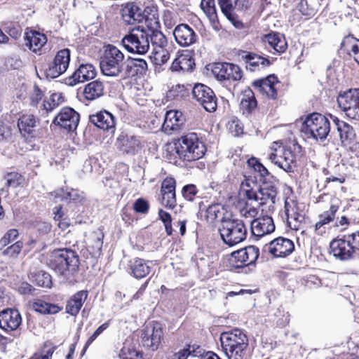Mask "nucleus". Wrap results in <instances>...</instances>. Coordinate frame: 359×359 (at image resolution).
<instances>
[{
	"mask_svg": "<svg viewBox=\"0 0 359 359\" xmlns=\"http://www.w3.org/2000/svg\"><path fill=\"white\" fill-rule=\"evenodd\" d=\"M175 151L180 159L184 161H194L202 158L206 147L195 133L182 136L174 142Z\"/></svg>",
	"mask_w": 359,
	"mask_h": 359,
	"instance_id": "nucleus-1",
	"label": "nucleus"
},
{
	"mask_svg": "<svg viewBox=\"0 0 359 359\" xmlns=\"http://www.w3.org/2000/svg\"><path fill=\"white\" fill-rule=\"evenodd\" d=\"M329 118L319 113H312L306 116L302 123L301 132L307 139L323 142L330 132Z\"/></svg>",
	"mask_w": 359,
	"mask_h": 359,
	"instance_id": "nucleus-2",
	"label": "nucleus"
},
{
	"mask_svg": "<svg viewBox=\"0 0 359 359\" xmlns=\"http://www.w3.org/2000/svg\"><path fill=\"white\" fill-rule=\"evenodd\" d=\"M220 341L229 359H243L248 339L241 330L235 329L221 334Z\"/></svg>",
	"mask_w": 359,
	"mask_h": 359,
	"instance_id": "nucleus-3",
	"label": "nucleus"
},
{
	"mask_svg": "<svg viewBox=\"0 0 359 359\" xmlns=\"http://www.w3.org/2000/svg\"><path fill=\"white\" fill-rule=\"evenodd\" d=\"M47 264L50 269L59 275H65L66 271L76 272L79 266L77 253L69 248H59L50 254Z\"/></svg>",
	"mask_w": 359,
	"mask_h": 359,
	"instance_id": "nucleus-4",
	"label": "nucleus"
},
{
	"mask_svg": "<svg viewBox=\"0 0 359 359\" xmlns=\"http://www.w3.org/2000/svg\"><path fill=\"white\" fill-rule=\"evenodd\" d=\"M123 65L124 54L116 46L108 45L100 63L102 73L107 76L123 78Z\"/></svg>",
	"mask_w": 359,
	"mask_h": 359,
	"instance_id": "nucleus-5",
	"label": "nucleus"
},
{
	"mask_svg": "<svg viewBox=\"0 0 359 359\" xmlns=\"http://www.w3.org/2000/svg\"><path fill=\"white\" fill-rule=\"evenodd\" d=\"M121 44L130 53L144 55L149 49V35L143 25H139L123 37Z\"/></svg>",
	"mask_w": 359,
	"mask_h": 359,
	"instance_id": "nucleus-6",
	"label": "nucleus"
},
{
	"mask_svg": "<svg viewBox=\"0 0 359 359\" xmlns=\"http://www.w3.org/2000/svg\"><path fill=\"white\" fill-rule=\"evenodd\" d=\"M219 230L222 241L229 246L241 243L247 237V228L241 219H224Z\"/></svg>",
	"mask_w": 359,
	"mask_h": 359,
	"instance_id": "nucleus-7",
	"label": "nucleus"
},
{
	"mask_svg": "<svg viewBox=\"0 0 359 359\" xmlns=\"http://www.w3.org/2000/svg\"><path fill=\"white\" fill-rule=\"evenodd\" d=\"M278 184V180L271 176L270 179L264 180L257 193V199H255L254 201L258 202V205L262 208V211L266 214L274 211Z\"/></svg>",
	"mask_w": 359,
	"mask_h": 359,
	"instance_id": "nucleus-8",
	"label": "nucleus"
},
{
	"mask_svg": "<svg viewBox=\"0 0 359 359\" xmlns=\"http://www.w3.org/2000/svg\"><path fill=\"white\" fill-rule=\"evenodd\" d=\"M259 248L249 245L244 248L231 252L229 258L231 268H243L254 264L259 257Z\"/></svg>",
	"mask_w": 359,
	"mask_h": 359,
	"instance_id": "nucleus-9",
	"label": "nucleus"
},
{
	"mask_svg": "<svg viewBox=\"0 0 359 359\" xmlns=\"http://www.w3.org/2000/svg\"><path fill=\"white\" fill-rule=\"evenodd\" d=\"M163 327L158 322H151L147 324L142 331V342L144 346L151 349L156 350L163 338Z\"/></svg>",
	"mask_w": 359,
	"mask_h": 359,
	"instance_id": "nucleus-10",
	"label": "nucleus"
},
{
	"mask_svg": "<svg viewBox=\"0 0 359 359\" xmlns=\"http://www.w3.org/2000/svg\"><path fill=\"white\" fill-rule=\"evenodd\" d=\"M194 98L209 112L217 109V98L212 90L202 83H196L192 89Z\"/></svg>",
	"mask_w": 359,
	"mask_h": 359,
	"instance_id": "nucleus-11",
	"label": "nucleus"
},
{
	"mask_svg": "<svg viewBox=\"0 0 359 359\" xmlns=\"http://www.w3.org/2000/svg\"><path fill=\"white\" fill-rule=\"evenodd\" d=\"M358 99L355 95V90L350 89L340 94L337 97V103L346 116L351 119L359 121Z\"/></svg>",
	"mask_w": 359,
	"mask_h": 359,
	"instance_id": "nucleus-12",
	"label": "nucleus"
},
{
	"mask_svg": "<svg viewBox=\"0 0 359 359\" xmlns=\"http://www.w3.org/2000/svg\"><path fill=\"white\" fill-rule=\"evenodd\" d=\"M70 58L71 51L69 48H63L57 51L46 71L47 76L55 79L64 74L69 67Z\"/></svg>",
	"mask_w": 359,
	"mask_h": 359,
	"instance_id": "nucleus-13",
	"label": "nucleus"
},
{
	"mask_svg": "<svg viewBox=\"0 0 359 359\" xmlns=\"http://www.w3.org/2000/svg\"><path fill=\"white\" fill-rule=\"evenodd\" d=\"M330 248L333 256L341 261L353 259L356 251L348 238V234L344 235L341 238L334 239L330 243Z\"/></svg>",
	"mask_w": 359,
	"mask_h": 359,
	"instance_id": "nucleus-14",
	"label": "nucleus"
},
{
	"mask_svg": "<svg viewBox=\"0 0 359 359\" xmlns=\"http://www.w3.org/2000/svg\"><path fill=\"white\" fill-rule=\"evenodd\" d=\"M294 250V243L290 239L284 237L276 238L264 247V250L275 257H285L290 255Z\"/></svg>",
	"mask_w": 359,
	"mask_h": 359,
	"instance_id": "nucleus-15",
	"label": "nucleus"
},
{
	"mask_svg": "<svg viewBox=\"0 0 359 359\" xmlns=\"http://www.w3.org/2000/svg\"><path fill=\"white\" fill-rule=\"evenodd\" d=\"M79 114L74 109L70 107H65L55 118L53 123L67 131H74L79 125Z\"/></svg>",
	"mask_w": 359,
	"mask_h": 359,
	"instance_id": "nucleus-16",
	"label": "nucleus"
},
{
	"mask_svg": "<svg viewBox=\"0 0 359 359\" xmlns=\"http://www.w3.org/2000/svg\"><path fill=\"white\" fill-rule=\"evenodd\" d=\"M96 74V69L92 64H81L72 75L66 79V83L74 86L79 83H83L94 79Z\"/></svg>",
	"mask_w": 359,
	"mask_h": 359,
	"instance_id": "nucleus-17",
	"label": "nucleus"
},
{
	"mask_svg": "<svg viewBox=\"0 0 359 359\" xmlns=\"http://www.w3.org/2000/svg\"><path fill=\"white\" fill-rule=\"evenodd\" d=\"M116 146L123 154L135 155L141 149V141L137 136L122 134L117 137Z\"/></svg>",
	"mask_w": 359,
	"mask_h": 359,
	"instance_id": "nucleus-18",
	"label": "nucleus"
},
{
	"mask_svg": "<svg viewBox=\"0 0 359 359\" xmlns=\"http://www.w3.org/2000/svg\"><path fill=\"white\" fill-rule=\"evenodd\" d=\"M21 323V315L17 309H6L0 313V327L6 331L17 330Z\"/></svg>",
	"mask_w": 359,
	"mask_h": 359,
	"instance_id": "nucleus-19",
	"label": "nucleus"
},
{
	"mask_svg": "<svg viewBox=\"0 0 359 359\" xmlns=\"http://www.w3.org/2000/svg\"><path fill=\"white\" fill-rule=\"evenodd\" d=\"M275 230V224L271 216L264 215L251 222L252 233L258 237L271 233Z\"/></svg>",
	"mask_w": 359,
	"mask_h": 359,
	"instance_id": "nucleus-20",
	"label": "nucleus"
},
{
	"mask_svg": "<svg viewBox=\"0 0 359 359\" xmlns=\"http://www.w3.org/2000/svg\"><path fill=\"white\" fill-rule=\"evenodd\" d=\"M173 35L177 43L182 46H189L194 43L197 39L193 29L187 24L177 25L174 29Z\"/></svg>",
	"mask_w": 359,
	"mask_h": 359,
	"instance_id": "nucleus-21",
	"label": "nucleus"
},
{
	"mask_svg": "<svg viewBox=\"0 0 359 359\" xmlns=\"http://www.w3.org/2000/svg\"><path fill=\"white\" fill-rule=\"evenodd\" d=\"M240 56L246 65V69L250 72L256 71L271 65L269 60L252 52L243 51Z\"/></svg>",
	"mask_w": 359,
	"mask_h": 359,
	"instance_id": "nucleus-22",
	"label": "nucleus"
},
{
	"mask_svg": "<svg viewBox=\"0 0 359 359\" xmlns=\"http://www.w3.org/2000/svg\"><path fill=\"white\" fill-rule=\"evenodd\" d=\"M278 83L277 77L272 74L265 79L255 81L252 86L260 93L266 94L267 97L276 99L277 97L276 85Z\"/></svg>",
	"mask_w": 359,
	"mask_h": 359,
	"instance_id": "nucleus-23",
	"label": "nucleus"
},
{
	"mask_svg": "<svg viewBox=\"0 0 359 359\" xmlns=\"http://www.w3.org/2000/svg\"><path fill=\"white\" fill-rule=\"evenodd\" d=\"M184 123L182 113L179 111L170 110L167 111L163 124V129L165 133L179 130Z\"/></svg>",
	"mask_w": 359,
	"mask_h": 359,
	"instance_id": "nucleus-24",
	"label": "nucleus"
},
{
	"mask_svg": "<svg viewBox=\"0 0 359 359\" xmlns=\"http://www.w3.org/2000/svg\"><path fill=\"white\" fill-rule=\"evenodd\" d=\"M194 65V60L191 53L189 51H185L173 60L170 66V70L177 72H190L193 69Z\"/></svg>",
	"mask_w": 359,
	"mask_h": 359,
	"instance_id": "nucleus-25",
	"label": "nucleus"
},
{
	"mask_svg": "<svg viewBox=\"0 0 359 359\" xmlns=\"http://www.w3.org/2000/svg\"><path fill=\"white\" fill-rule=\"evenodd\" d=\"M89 118L93 124L100 129L104 130H111L112 131L114 129V117L107 111H100L95 114L90 115Z\"/></svg>",
	"mask_w": 359,
	"mask_h": 359,
	"instance_id": "nucleus-26",
	"label": "nucleus"
},
{
	"mask_svg": "<svg viewBox=\"0 0 359 359\" xmlns=\"http://www.w3.org/2000/svg\"><path fill=\"white\" fill-rule=\"evenodd\" d=\"M37 120L32 114H24L21 116L18 121V127L20 133L27 137H34L36 136L35 128Z\"/></svg>",
	"mask_w": 359,
	"mask_h": 359,
	"instance_id": "nucleus-27",
	"label": "nucleus"
},
{
	"mask_svg": "<svg viewBox=\"0 0 359 359\" xmlns=\"http://www.w3.org/2000/svg\"><path fill=\"white\" fill-rule=\"evenodd\" d=\"M87 298V290H81L77 292L67 301L65 307L66 312L71 316H76L79 313Z\"/></svg>",
	"mask_w": 359,
	"mask_h": 359,
	"instance_id": "nucleus-28",
	"label": "nucleus"
},
{
	"mask_svg": "<svg viewBox=\"0 0 359 359\" xmlns=\"http://www.w3.org/2000/svg\"><path fill=\"white\" fill-rule=\"evenodd\" d=\"M46 42V35L37 31H29L25 33V45L34 53L40 50Z\"/></svg>",
	"mask_w": 359,
	"mask_h": 359,
	"instance_id": "nucleus-29",
	"label": "nucleus"
},
{
	"mask_svg": "<svg viewBox=\"0 0 359 359\" xmlns=\"http://www.w3.org/2000/svg\"><path fill=\"white\" fill-rule=\"evenodd\" d=\"M330 120L337 128L339 133L340 140L342 142L351 141L355 136V130L353 127L346 122L339 120L337 116L329 114Z\"/></svg>",
	"mask_w": 359,
	"mask_h": 359,
	"instance_id": "nucleus-30",
	"label": "nucleus"
},
{
	"mask_svg": "<svg viewBox=\"0 0 359 359\" xmlns=\"http://www.w3.org/2000/svg\"><path fill=\"white\" fill-rule=\"evenodd\" d=\"M222 12L224 15H231V12H238L247 10L250 3L249 0H218Z\"/></svg>",
	"mask_w": 359,
	"mask_h": 359,
	"instance_id": "nucleus-31",
	"label": "nucleus"
},
{
	"mask_svg": "<svg viewBox=\"0 0 359 359\" xmlns=\"http://www.w3.org/2000/svg\"><path fill=\"white\" fill-rule=\"evenodd\" d=\"M148 69L147 62L142 58L130 57L126 65V69L123 78L133 76L137 74H145Z\"/></svg>",
	"mask_w": 359,
	"mask_h": 359,
	"instance_id": "nucleus-32",
	"label": "nucleus"
},
{
	"mask_svg": "<svg viewBox=\"0 0 359 359\" xmlns=\"http://www.w3.org/2000/svg\"><path fill=\"white\" fill-rule=\"evenodd\" d=\"M104 86L100 80H95L86 84L83 95L86 100L93 101L104 95Z\"/></svg>",
	"mask_w": 359,
	"mask_h": 359,
	"instance_id": "nucleus-33",
	"label": "nucleus"
},
{
	"mask_svg": "<svg viewBox=\"0 0 359 359\" xmlns=\"http://www.w3.org/2000/svg\"><path fill=\"white\" fill-rule=\"evenodd\" d=\"M142 12L137 6L127 4L121 11L122 18L128 25H133L136 22H142L144 19Z\"/></svg>",
	"mask_w": 359,
	"mask_h": 359,
	"instance_id": "nucleus-34",
	"label": "nucleus"
},
{
	"mask_svg": "<svg viewBox=\"0 0 359 359\" xmlns=\"http://www.w3.org/2000/svg\"><path fill=\"white\" fill-rule=\"evenodd\" d=\"M278 151L281 154H279L278 161H276V165L287 172H292L295 163L294 154L290 149L284 148H280Z\"/></svg>",
	"mask_w": 359,
	"mask_h": 359,
	"instance_id": "nucleus-35",
	"label": "nucleus"
},
{
	"mask_svg": "<svg viewBox=\"0 0 359 359\" xmlns=\"http://www.w3.org/2000/svg\"><path fill=\"white\" fill-rule=\"evenodd\" d=\"M142 15L144 16L143 20H144L146 25V27H144L145 31L155 30L160 27L158 13L155 7H147L142 12Z\"/></svg>",
	"mask_w": 359,
	"mask_h": 359,
	"instance_id": "nucleus-36",
	"label": "nucleus"
},
{
	"mask_svg": "<svg viewBox=\"0 0 359 359\" xmlns=\"http://www.w3.org/2000/svg\"><path fill=\"white\" fill-rule=\"evenodd\" d=\"M130 274L135 278L141 279L149 273L151 268L148 265V262L143 259L136 258L130 261Z\"/></svg>",
	"mask_w": 359,
	"mask_h": 359,
	"instance_id": "nucleus-37",
	"label": "nucleus"
},
{
	"mask_svg": "<svg viewBox=\"0 0 359 359\" xmlns=\"http://www.w3.org/2000/svg\"><path fill=\"white\" fill-rule=\"evenodd\" d=\"M104 234L101 231H94L88 238L87 249L93 257H98L101 254L103 245Z\"/></svg>",
	"mask_w": 359,
	"mask_h": 359,
	"instance_id": "nucleus-38",
	"label": "nucleus"
},
{
	"mask_svg": "<svg viewBox=\"0 0 359 359\" xmlns=\"http://www.w3.org/2000/svg\"><path fill=\"white\" fill-rule=\"evenodd\" d=\"M264 41L279 53H284L287 47L284 36L279 33H271L265 35Z\"/></svg>",
	"mask_w": 359,
	"mask_h": 359,
	"instance_id": "nucleus-39",
	"label": "nucleus"
},
{
	"mask_svg": "<svg viewBox=\"0 0 359 359\" xmlns=\"http://www.w3.org/2000/svg\"><path fill=\"white\" fill-rule=\"evenodd\" d=\"M341 48L349 55L353 56L359 65V41L358 39L350 35L344 37L341 43Z\"/></svg>",
	"mask_w": 359,
	"mask_h": 359,
	"instance_id": "nucleus-40",
	"label": "nucleus"
},
{
	"mask_svg": "<svg viewBox=\"0 0 359 359\" xmlns=\"http://www.w3.org/2000/svg\"><path fill=\"white\" fill-rule=\"evenodd\" d=\"M285 212L287 216V222L291 228L298 229L302 222L304 220V216L294 210L293 202L290 203L287 201L285 203Z\"/></svg>",
	"mask_w": 359,
	"mask_h": 359,
	"instance_id": "nucleus-41",
	"label": "nucleus"
},
{
	"mask_svg": "<svg viewBox=\"0 0 359 359\" xmlns=\"http://www.w3.org/2000/svg\"><path fill=\"white\" fill-rule=\"evenodd\" d=\"M339 209L338 205L332 204L330 207L329 210L324 212L322 215L319 216V221L316 222L315 225L316 231H318V233L322 234L325 231V228L322 229L324 225L329 224L332 222L334 217L335 214Z\"/></svg>",
	"mask_w": 359,
	"mask_h": 359,
	"instance_id": "nucleus-42",
	"label": "nucleus"
},
{
	"mask_svg": "<svg viewBox=\"0 0 359 359\" xmlns=\"http://www.w3.org/2000/svg\"><path fill=\"white\" fill-rule=\"evenodd\" d=\"M259 187L255 181L251 179H245L241 182V193L248 200L255 201L257 199V193Z\"/></svg>",
	"mask_w": 359,
	"mask_h": 359,
	"instance_id": "nucleus-43",
	"label": "nucleus"
},
{
	"mask_svg": "<svg viewBox=\"0 0 359 359\" xmlns=\"http://www.w3.org/2000/svg\"><path fill=\"white\" fill-rule=\"evenodd\" d=\"M241 107L244 111H245L248 114L256 108L257 101L254 93L250 89L245 90L241 98Z\"/></svg>",
	"mask_w": 359,
	"mask_h": 359,
	"instance_id": "nucleus-44",
	"label": "nucleus"
},
{
	"mask_svg": "<svg viewBox=\"0 0 359 359\" xmlns=\"http://www.w3.org/2000/svg\"><path fill=\"white\" fill-rule=\"evenodd\" d=\"M34 310L43 314H55L61 311V308L56 304L47 303L42 300H37L33 304Z\"/></svg>",
	"mask_w": 359,
	"mask_h": 359,
	"instance_id": "nucleus-45",
	"label": "nucleus"
},
{
	"mask_svg": "<svg viewBox=\"0 0 359 359\" xmlns=\"http://www.w3.org/2000/svg\"><path fill=\"white\" fill-rule=\"evenodd\" d=\"M271 320L277 326L285 327L289 323L290 314L285 312L283 307L276 309L273 313L270 315Z\"/></svg>",
	"mask_w": 359,
	"mask_h": 359,
	"instance_id": "nucleus-46",
	"label": "nucleus"
},
{
	"mask_svg": "<svg viewBox=\"0 0 359 359\" xmlns=\"http://www.w3.org/2000/svg\"><path fill=\"white\" fill-rule=\"evenodd\" d=\"M147 32L149 35V43L151 42L152 46L161 48L167 46V38L161 31L158 30V29L147 31Z\"/></svg>",
	"mask_w": 359,
	"mask_h": 359,
	"instance_id": "nucleus-47",
	"label": "nucleus"
},
{
	"mask_svg": "<svg viewBox=\"0 0 359 359\" xmlns=\"http://www.w3.org/2000/svg\"><path fill=\"white\" fill-rule=\"evenodd\" d=\"M243 76V72L238 65L229 63L228 71L226 74L225 82H232L241 80Z\"/></svg>",
	"mask_w": 359,
	"mask_h": 359,
	"instance_id": "nucleus-48",
	"label": "nucleus"
},
{
	"mask_svg": "<svg viewBox=\"0 0 359 359\" xmlns=\"http://www.w3.org/2000/svg\"><path fill=\"white\" fill-rule=\"evenodd\" d=\"M228 67L229 62L215 63L212 67V73L218 81L224 83Z\"/></svg>",
	"mask_w": 359,
	"mask_h": 359,
	"instance_id": "nucleus-49",
	"label": "nucleus"
},
{
	"mask_svg": "<svg viewBox=\"0 0 359 359\" xmlns=\"http://www.w3.org/2000/svg\"><path fill=\"white\" fill-rule=\"evenodd\" d=\"M23 247V243L20 241H16L13 245L2 250V255L8 259H16L20 253Z\"/></svg>",
	"mask_w": 359,
	"mask_h": 359,
	"instance_id": "nucleus-50",
	"label": "nucleus"
},
{
	"mask_svg": "<svg viewBox=\"0 0 359 359\" xmlns=\"http://www.w3.org/2000/svg\"><path fill=\"white\" fill-rule=\"evenodd\" d=\"M201 8L210 20H215L217 12L215 0H201Z\"/></svg>",
	"mask_w": 359,
	"mask_h": 359,
	"instance_id": "nucleus-51",
	"label": "nucleus"
},
{
	"mask_svg": "<svg viewBox=\"0 0 359 359\" xmlns=\"http://www.w3.org/2000/svg\"><path fill=\"white\" fill-rule=\"evenodd\" d=\"M57 195L62 196V197L69 201L81 202L84 198L83 193L78 189H72L70 191H64L60 190Z\"/></svg>",
	"mask_w": 359,
	"mask_h": 359,
	"instance_id": "nucleus-52",
	"label": "nucleus"
},
{
	"mask_svg": "<svg viewBox=\"0 0 359 359\" xmlns=\"http://www.w3.org/2000/svg\"><path fill=\"white\" fill-rule=\"evenodd\" d=\"M5 180L6 181V187H12L16 188L24 182V177L19 173L11 172H8L5 175Z\"/></svg>",
	"mask_w": 359,
	"mask_h": 359,
	"instance_id": "nucleus-53",
	"label": "nucleus"
},
{
	"mask_svg": "<svg viewBox=\"0 0 359 359\" xmlns=\"http://www.w3.org/2000/svg\"><path fill=\"white\" fill-rule=\"evenodd\" d=\"M64 101V97L60 93H53L50 96V102H43L41 104L43 110L50 111Z\"/></svg>",
	"mask_w": 359,
	"mask_h": 359,
	"instance_id": "nucleus-54",
	"label": "nucleus"
},
{
	"mask_svg": "<svg viewBox=\"0 0 359 359\" xmlns=\"http://www.w3.org/2000/svg\"><path fill=\"white\" fill-rule=\"evenodd\" d=\"M19 236L18 231L15 229L8 230L4 236L0 239V250L15 241Z\"/></svg>",
	"mask_w": 359,
	"mask_h": 359,
	"instance_id": "nucleus-55",
	"label": "nucleus"
},
{
	"mask_svg": "<svg viewBox=\"0 0 359 359\" xmlns=\"http://www.w3.org/2000/svg\"><path fill=\"white\" fill-rule=\"evenodd\" d=\"M36 282L41 287H50L52 279L50 275L43 271H39L36 275Z\"/></svg>",
	"mask_w": 359,
	"mask_h": 359,
	"instance_id": "nucleus-56",
	"label": "nucleus"
},
{
	"mask_svg": "<svg viewBox=\"0 0 359 359\" xmlns=\"http://www.w3.org/2000/svg\"><path fill=\"white\" fill-rule=\"evenodd\" d=\"M221 206L219 204L209 205L205 211V218L208 222H213L221 213Z\"/></svg>",
	"mask_w": 359,
	"mask_h": 359,
	"instance_id": "nucleus-57",
	"label": "nucleus"
},
{
	"mask_svg": "<svg viewBox=\"0 0 359 359\" xmlns=\"http://www.w3.org/2000/svg\"><path fill=\"white\" fill-rule=\"evenodd\" d=\"M161 204L165 208L172 209L177 205L175 192L161 194Z\"/></svg>",
	"mask_w": 359,
	"mask_h": 359,
	"instance_id": "nucleus-58",
	"label": "nucleus"
},
{
	"mask_svg": "<svg viewBox=\"0 0 359 359\" xmlns=\"http://www.w3.org/2000/svg\"><path fill=\"white\" fill-rule=\"evenodd\" d=\"M176 182L172 177H166L161 184V192L172 193L175 192Z\"/></svg>",
	"mask_w": 359,
	"mask_h": 359,
	"instance_id": "nucleus-59",
	"label": "nucleus"
},
{
	"mask_svg": "<svg viewBox=\"0 0 359 359\" xmlns=\"http://www.w3.org/2000/svg\"><path fill=\"white\" fill-rule=\"evenodd\" d=\"M10 141H13L11 129L2 121H0V142Z\"/></svg>",
	"mask_w": 359,
	"mask_h": 359,
	"instance_id": "nucleus-60",
	"label": "nucleus"
},
{
	"mask_svg": "<svg viewBox=\"0 0 359 359\" xmlns=\"http://www.w3.org/2000/svg\"><path fill=\"white\" fill-rule=\"evenodd\" d=\"M297 8L304 15L313 16L316 13V9L309 5L307 0H301L298 4Z\"/></svg>",
	"mask_w": 359,
	"mask_h": 359,
	"instance_id": "nucleus-61",
	"label": "nucleus"
},
{
	"mask_svg": "<svg viewBox=\"0 0 359 359\" xmlns=\"http://www.w3.org/2000/svg\"><path fill=\"white\" fill-rule=\"evenodd\" d=\"M198 190L195 185L188 184L182 188V194L183 197L189 201H192L197 194Z\"/></svg>",
	"mask_w": 359,
	"mask_h": 359,
	"instance_id": "nucleus-62",
	"label": "nucleus"
},
{
	"mask_svg": "<svg viewBox=\"0 0 359 359\" xmlns=\"http://www.w3.org/2000/svg\"><path fill=\"white\" fill-rule=\"evenodd\" d=\"M133 209L137 213L146 214L149 209V204L146 200L138 198L133 204Z\"/></svg>",
	"mask_w": 359,
	"mask_h": 359,
	"instance_id": "nucleus-63",
	"label": "nucleus"
},
{
	"mask_svg": "<svg viewBox=\"0 0 359 359\" xmlns=\"http://www.w3.org/2000/svg\"><path fill=\"white\" fill-rule=\"evenodd\" d=\"M43 97V93L38 86L34 85L33 90L29 95L30 104L32 106H36Z\"/></svg>",
	"mask_w": 359,
	"mask_h": 359,
	"instance_id": "nucleus-64",
	"label": "nucleus"
}]
</instances>
